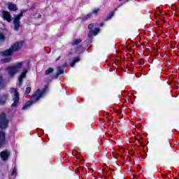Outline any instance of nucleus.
Segmentation results:
<instances>
[{"instance_id": "f257e3e1", "label": "nucleus", "mask_w": 179, "mask_h": 179, "mask_svg": "<svg viewBox=\"0 0 179 179\" xmlns=\"http://www.w3.org/2000/svg\"><path fill=\"white\" fill-rule=\"evenodd\" d=\"M47 85H45V87L42 90L38 89L31 97L32 101H28L22 108L23 110H26L27 107H30V106L33 104V101H38L39 99H42V97H44V94H45V90H47Z\"/></svg>"}, {"instance_id": "f03ea898", "label": "nucleus", "mask_w": 179, "mask_h": 179, "mask_svg": "<svg viewBox=\"0 0 179 179\" xmlns=\"http://www.w3.org/2000/svg\"><path fill=\"white\" fill-rule=\"evenodd\" d=\"M23 47V42H17L14 43L8 50L0 52L3 57H10L15 52L19 51L20 48Z\"/></svg>"}, {"instance_id": "7ed1b4c3", "label": "nucleus", "mask_w": 179, "mask_h": 179, "mask_svg": "<svg viewBox=\"0 0 179 179\" xmlns=\"http://www.w3.org/2000/svg\"><path fill=\"white\" fill-rule=\"evenodd\" d=\"M22 68H23V62H19L13 66L6 68V71L8 72L9 76L13 78L16 73L20 72Z\"/></svg>"}, {"instance_id": "20e7f679", "label": "nucleus", "mask_w": 179, "mask_h": 179, "mask_svg": "<svg viewBox=\"0 0 179 179\" xmlns=\"http://www.w3.org/2000/svg\"><path fill=\"white\" fill-rule=\"evenodd\" d=\"M90 29V33L88 37H93V36H97L99 31H100V29H99V24H90L88 26Z\"/></svg>"}, {"instance_id": "39448f33", "label": "nucleus", "mask_w": 179, "mask_h": 179, "mask_svg": "<svg viewBox=\"0 0 179 179\" xmlns=\"http://www.w3.org/2000/svg\"><path fill=\"white\" fill-rule=\"evenodd\" d=\"M11 94H13V103L11 105V107H16L19 103V92L16 88H11L10 90Z\"/></svg>"}, {"instance_id": "423d86ee", "label": "nucleus", "mask_w": 179, "mask_h": 179, "mask_svg": "<svg viewBox=\"0 0 179 179\" xmlns=\"http://www.w3.org/2000/svg\"><path fill=\"white\" fill-rule=\"evenodd\" d=\"M22 16H23V11H21L20 13L14 18L13 24L14 30H15V31H17L20 28V17H22Z\"/></svg>"}, {"instance_id": "0eeeda50", "label": "nucleus", "mask_w": 179, "mask_h": 179, "mask_svg": "<svg viewBox=\"0 0 179 179\" xmlns=\"http://www.w3.org/2000/svg\"><path fill=\"white\" fill-rule=\"evenodd\" d=\"M0 128L2 129L8 128V119L5 113L0 114Z\"/></svg>"}, {"instance_id": "6e6552de", "label": "nucleus", "mask_w": 179, "mask_h": 179, "mask_svg": "<svg viewBox=\"0 0 179 179\" xmlns=\"http://www.w3.org/2000/svg\"><path fill=\"white\" fill-rule=\"evenodd\" d=\"M27 72H29L27 69H24L20 76L18 77L20 85H22V83H23V79L26 78V75H27Z\"/></svg>"}, {"instance_id": "1a4fd4ad", "label": "nucleus", "mask_w": 179, "mask_h": 179, "mask_svg": "<svg viewBox=\"0 0 179 179\" xmlns=\"http://www.w3.org/2000/svg\"><path fill=\"white\" fill-rule=\"evenodd\" d=\"M2 15L4 20L8 22V23L12 21V16L10 15V13L3 10L2 11Z\"/></svg>"}, {"instance_id": "9d476101", "label": "nucleus", "mask_w": 179, "mask_h": 179, "mask_svg": "<svg viewBox=\"0 0 179 179\" xmlns=\"http://www.w3.org/2000/svg\"><path fill=\"white\" fill-rule=\"evenodd\" d=\"M8 97H9V94H5L0 96V106H4L6 103V100H8Z\"/></svg>"}, {"instance_id": "9b49d317", "label": "nucleus", "mask_w": 179, "mask_h": 179, "mask_svg": "<svg viewBox=\"0 0 179 179\" xmlns=\"http://www.w3.org/2000/svg\"><path fill=\"white\" fill-rule=\"evenodd\" d=\"M1 158L3 162L8 160V158L9 157V152L8 151H3L0 154Z\"/></svg>"}, {"instance_id": "f8f14e48", "label": "nucleus", "mask_w": 179, "mask_h": 179, "mask_svg": "<svg viewBox=\"0 0 179 179\" xmlns=\"http://www.w3.org/2000/svg\"><path fill=\"white\" fill-rule=\"evenodd\" d=\"M5 143V133L0 131V146H2Z\"/></svg>"}, {"instance_id": "ddd939ff", "label": "nucleus", "mask_w": 179, "mask_h": 179, "mask_svg": "<svg viewBox=\"0 0 179 179\" xmlns=\"http://www.w3.org/2000/svg\"><path fill=\"white\" fill-rule=\"evenodd\" d=\"M8 8L9 10H13L15 12V10H17V7L16 6V4H13L12 3H8Z\"/></svg>"}, {"instance_id": "4468645a", "label": "nucleus", "mask_w": 179, "mask_h": 179, "mask_svg": "<svg viewBox=\"0 0 179 179\" xmlns=\"http://www.w3.org/2000/svg\"><path fill=\"white\" fill-rule=\"evenodd\" d=\"M5 87V80H3V76L0 73V89Z\"/></svg>"}, {"instance_id": "2eb2a0df", "label": "nucleus", "mask_w": 179, "mask_h": 179, "mask_svg": "<svg viewBox=\"0 0 179 179\" xmlns=\"http://www.w3.org/2000/svg\"><path fill=\"white\" fill-rule=\"evenodd\" d=\"M12 62V57L10 56H8L7 57H4L3 59V62H5L6 64Z\"/></svg>"}, {"instance_id": "dca6fc26", "label": "nucleus", "mask_w": 179, "mask_h": 179, "mask_svg": "<svg viewBox=\"0 0 179 179\" xmlns=\"http://www.w3.org/2000/svg\"><path fill=\"white\" fill-rule=\"evenodd\" d=\"M82 43V39H76L72 42L73 45H78V44H80Z\"/></svg>"}, {"instance_id": "f3484780", "label": "nucleus", "mask_w": 179, "mask_h": 179, "mask_svg": "<svg viewBox=\"0 0 179 179\" xmlns=\"http://www.w3.org/2000/svg\"><path fill=\"white\" fill-rule=\"evenodd\" d=\"M79 61H80V59H79V57H76L74 60H73V62L71 64V66H75V64H76L77 62H79Z\"/></svg>"}, {"instance_id": "a211bd4d", "label": "nucleus", "mask_w": 179, "mask_h": 179, "mask_svg": "<svg viewBox=\"0 0 179 179\" xmlns=\"http://www.w3.org/2000/svg\"><path fill=\"white\" fill-rule=\"evenodd\" d=\"M52 72H54V69L49 68L45 71V75H50V73H52Z\"/></svg>"}, {"instance_id": "6ab92c4d", "label": "nucleus", "mask_w": 179, "mask_h": 179, "mask_svg": "<svg viewBox=\"0 0 179 179\" xmlns=\"http://www.w3.org/2000/svg\"><path fill=\"white\" fill-rule=\"evenodd\" d=\"M11 176H12V177H13L14 178H15V177H16V176H17V171L16 168H15V169L13 170V171H12V173H11Z\"/></svg>"}, {"instance_id": "aec40b11", "label": "nucleus", "mask_w": 179, "mask_h": 179, "mask_svg": "<svg viewBox=\"0 0 179 179\" xmlns=\"http://www.w3.org/2000/svg\"><path fill=\"white\" fill-rule=\"evenodd\" d=\"M63 73H64V69H62V67H58L57 75H62Z\"/></svg>"}, {"instance_id": "412c9836", "label": "nucleus", "mask_w": 179, "mask_h": 179, "mask_svg": "<svg viewBox=\"0 0 179 179\" xmlns=\"http://www.w3.org/2000/svg\"><path fill=\"white\" fill-rule=\"evenodd\" d=\"M90 17H92V14H87L83 17V20H88V19H90Z\"/></svg>"}, {"instance_id": "4be33fe9", "label": "nucleus", "mask_w": 179, "mask_h": 179, "mask_svg": "<svg viewBox=\"0 0 179 179\" xmlns=\"http://www.w3.org/2000/svg\"><path fill=\"white\" fill-rule=\"evenodd\" d=\"M0 41H5V36L3 34H0Z\"/></svg>"}, {"instance_id": "5701e85b", "label": "nucleus", "mask_w": 179, "mask_h": 179, "mask_svg": "<svg viewBox=\"0 0 179 179\" xmlns=\"http://www.w3.org/2000/svg\"><path fill=\"white\" fill-rule=\"evenodd\" d=\"M31 92V87H27L25 90L26 94H29Z\"/></svg>"}, {"instance_id": "b1692460", "label": "nucleus", "mask_w": 179, "mask_h": 179, "mask_svg": "<svg viewBox=\"0 0 179 179\" xmlns=\"http://www.w3.org/2000/svg\"><path fill=\"white\" fill-rule=\"evenodd\" d=\"M113 16H114V12H111V13L109 14V17H110V19H111V17H113Z\"/></svg>"}, {"instance_id": "393cba45", "label": "nucleus", "mask_w": 179, "mask_h": 179, "mask_svg": "<svg viewBox=\"0 0 179 179\" xmlns=\"http://www.w3.org/2000/svg\"><path fill=\"white\" fill-rule=\"evenodd\" d=\"M92 13H99V10H94Z\"/></svg>"}, {"instance_id": "a878e982", "label": "nucleus", "mask_w": 179, "mask_h": 179, "mask_svg": "<svg viewBox=\"0 0 179 179\" xmlns=\"http://www.w3.org/2000/svg\"><path fill=\"white\" fill-rule=\"evenodd\" d=\"M166 145H168V146H170V141H167Z\"/></svg>"}, {"instance_id": "bb28decb", "label": "nucleus", "mask_w": 179, "mask_h": 179, "mask_svg": "<svg viewBox=\"0 0 179 179\" xmlns=\"http://www.w3.org/2000/svg\"><path fill=\"white\" fill-rule=\"evenodd\" d=\"M60 58H61V56H59V57L56 59V61L59 60V59H60Z\"/></svg>"}, {"instance_id": "cd10ccee", "label": "nucleus", "mask_w": 179, "mask_h": 179, "mask_svg": "<svg viewBox=\"0 0 179 179\" xmlns=\"http://www.w3.org/2000/svg\"><path fill=\"white\" fill-rule=\"evenodd\" d=\"M119 1H122V0H119Z\"/></svg>"}]
</instances>
